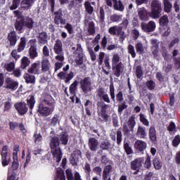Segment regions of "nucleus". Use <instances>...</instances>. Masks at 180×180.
<instances>
[{"instance_id": "obj_1", "label": "nucleus", "mask_w": 180, "mask_h": 180, "mask_svg": "<svg viewBox=\"0 0 180 180\" xmlns=\"http://www.w3.org/2000/svg\"><path fill=\"white\" fill-rule=\"evenodd\" d=\"M68 140H70V135L66 131L60 132L58 137L54 136L51 138L49 147L53 158H56V162H60L63 158V152L61 151V148H60V143L62 146H67Z\"/></svg>"}, {"instance_id": "obj_2", "label": "nucleus", "mask_w": 180, "mask_h": 180, "mask_svg": "<svg viewBox=\"0 0 180 180\" xmlns=\"http://www.w3.org/2000/svg\"><path fill=\"white\" fill-rule=\"evenodd\" d=\"M15 32L20 34L25 32V29L27 30H32L34 27V21L33 18L27 16L20 17V20L16 25H14Z\"/></svg>"}, {"instance_id": "obj_3", "label": "nucleus", "mask_w": 180, "mask_h": 180, "mask_svg": "<svg viewBox=\"0 0 180 180\" xmlns=\"http://www.w3.org/2000/svg\"><path fill=\"white\" fill-rule=\"evenodd\" d=\"M55 15L53 18V22L55 25H65L64 27L66 30H68V33L69 34H72L74 33V27H72V25L70 24V22H67L65 18H63V8H59L57 11L51 12Z\"/></svg>"}, {"instance_id": "obj_4", "label": "nucleus", "mask_w": 180, "mask_h": 180, "mask_svg": "<svg viewBox=\"0 0 180 180\" xmlns=\"http://www.w3.org/2000/svg\"><path fill=\"white\" fill-rule=\"evenodd\" d=\"M150 16L153 19H158L161 16L162 12V7L161 6V1L158 0H153L150 4Z\"/></svg>"}, {"instance_id": "obj_5", "label": "nucleus", "mask_w": 180, "mask_h": 180, "mask_svg": "<svg viewBox=\"0 0 180 180\" xmlns=\"http://www.w3.org/2000/svg\"><path fill=\"white\" fill-rule=\"evenodd\" d=\"M108 33L111 36H117L120 41H124L127 35L126 32L123 31V27L119 25H114L108 29Z\"/></svg>"}, {"instance_id": "obj_6", "label": "nucleus", "mask_w": 180, "mask_h": 180, "mask_svg": "<svg viewBox=\"0 0 180 180\" xmlns=\"http://www.w3.org/2000/svg\"><path fill=\"white\" fill-rule=\"evenodd\" d=\"M159 25L163 29L162 36L167 37L171 34V27H169V19L168 15H164L159 19Z\"/></svg>"}, {"instance_id": "obj_7", "label": "nucleus", "mask_w": 180, "mask_h": 180, "mask_svg": "<svg viewBox=\"0 0 180 180\" xmlns=\"http://www.w3.org/2000/svg\"><path fill=\"white\" fill-rule=\"evenodd\" d=\"M80 89L84 94L92 92V79L90 77H85L79 81Z\"/></svg>"}, {"instance_id": "obj_8", "label": "nucleus", "mask_w": 180, "mask_h": 180, "mask_svg": "<svg viewBox=\"0 0 180 180\" xmlns=\"http://www.w3.org/2000/svg\"><path fill=\"white\" fill-rule=\"evenodd\" d=\"M110 96L112 102H118V103H122V102H124V97H123V91H120L115 94V86L113 85L110 86Z\"/></svg>"}, {"instance_id": "obj_9", "label": "nucleus", "mask_w": 180, "mask_h": 180, "mask_svg": "<svg viewBox=\"0 0 180 180\" xmlns=\"http://www.w3.org/2000/svg\"><path fill=\"white\" fill-rule=\"evenodd\" d=\"M37 112L41 116L47 117V116H50L54 112V110L50 108V107L44 106V103L41 102L38 104Z\"/></svg>"}, {"instance_id": "obj_10", "label": "nucleus", "mask_w": 180, "mask_h": 180, "mask_svg": "<svg viewBox=\"0 0 180 180\" xmlns=\"http://www.w3.org/2000/svg\"><path fill=\"white\" fill-rule=\"evenodd\" d=\"M108 108H109V105L105 103L101 105L100 115L101 118H98V122H100V123H106L107 122H109V115L107 113Z\"/></svg>"}, {"instance_id": "obj_11", "label": "nucleus", "mask_w": 180, "mask_h": 180, "mask_svg": "<svg viewBox=\"0 0 180 180\" xmlns=\"http://www.w3.org/2000/svg\"><path fill=\"white\" fill-rule=\"evenodd\" d=\"M155 22L150 20L148 23L142 22L141 23V28L145 33H151L155 30Z\"/></svg>"}, {"instance_id": "obj_12", "label": "nucleus", "mask_w": 180, "mask_h": 180, "mask_svg": "<svg viewBox=\"0 0 180 180\" xmlns=\"http://www.w3.org/2000/svg\"><path fill=\"white\" fill-rule=\"evenodd\" d=\"M79 158H82V153H81V150L75 149V150H73L70 158V164H72V165L73 166L78 165Z\"/></svg>"}, {"instance_id": "obj_13", "label": "nucleus", "mask_w": 180, "mask_h": 180, "mask_svg": "<svg viewBox=\"0 0 180 180\" xmlns=\"http://www.w3.org/2000/svg\"><path fill=\"white\" fill-rule=\"evenodd\" d=\"M15 109L17 110L18 115L20 116H23V115H26L27 111L29 110V107H27V104L25 102H19L14 105Z\"/></svg>"}, {"instance_id": "obj_14", "label": "nucleus", "mask_w": 180, "mask_h": 180, "mask_svg": "<svg viewBox=\"0 0 180 180\" xmlns=\"http://www.w3.org/2000/svg\"><path fill=\"white\" fill-rule=\"evenodd\" d=\"M19 86V83L11 77H7L5 79V85L4 88L6 89H11V91H16Z\"/></svg>"}, {"instance_id": "obj_15", "label": "nucleus", "mask_w": 180, "mask_h": 180, "mask_svg": "<svg viewBox=\"0 0 180 180\" xmlns=\"http://www.w3.org/2000/svg\"><path fill=\"white\" fill-rule=\"evenodd\" d=\"M144 162V158H138L130 163V168L132 171H140Z\"/></svg>"}, {"instance_id": "obj_16", "label": "nucleus", "mask_w": 180, "mask_h": 180, "mask_svg": "<svg viewBox=\"0 0 180 180\" xmlns=\"http://www.w3.org/2000/svg\"><path fill=\"white\" fill-rule=\"evenodd\" d=\"M96 92L97 96L100 98L101 101H103L105 103H110V98H109V94L105 91V88L99 87Z\"/></svg>"}, {"instance_id": "obj_17", "label": "nucleus", "mask_w": 180, "mask_h": 180, "mask_svg": "<svg viewBox=\"0 0 180 180\" xmlns=\"http://www.w3.org/2000/svg\"><path fill=\"white\" fill-rule=\"evenodd\" d=\"M43 103L44 105H46V106H48V108L52 109V110H54L56 108V100L50 94L45 95L44 97Z\"/></svg>"}, {"instance_id": "obj_18", "label": "nucleus", "mask_w": 180, "mask_h": 180, "mask_svg": "<svg viewBox=\"0 0 180 180\" xmlns=\"http://www.w3.org/2000/svg\"><path fill=\"white\" fill-rule=\"evenodd\" d=\"M138 16L140 20H143V22H147V20H150V17L151 16V13H150L146 8H140L138 9Z\"/></svg>"}, {"instance_id": "obj_19", "label": "nucleus", "mask_w": 180, "mask_h": 180, "mask_svg": "<svg viewBox=\"0 0 180 180\" xmlns=\"http://www.w3.org/2000/svg\"><path fill=\"white\" fill-rule=\"evenodd\" d=\"M57 77L58 78H60V79H65V84H70L71 79L75 77V73H74V72H70L67 74L65 72H60L58 74Z\"/></svg>"}, {"instance_id": "obj_20", "label": "nucleus", "mask_w": 180, "mask_h": 180, "mask_svg": "<svg viewBox=\"0 0 180 180\" xmlns=\"http://www.w3.org/2000/svg\"><path fill=\"white\" fill-rule=\"evenodd\" d=\"M134 148L137 153L144 154V151L147 150V142L141 140H137L134 143Z\"/></svg>"}, {"instance_id": "obj_21", "label": "nucleus", "mask_w": 180, "mask_h": 180, "mask_svg": "<svg viewBox=\"0 0 180 180\" xmlns=\"http://www.w3.org/2000/svg\"><path fill=\"white\" fill-rule=\"evenodd\" d=\"M7 40L9 41L11 47H15L16 43H18V34H16V31L13 30L10 32L7 35Z\"/></svg>"}, {"instance_id": "obj_22", "label": "nucleus", "mask_w": 180, "mask_h": 180, "mask_svg": "<svg viewBox=\"0 0 180 180\" xmlns=\"http://www.w3.org/2000/svg\"><path fill=\"white\" fill-rule=\"evenodd\" d=\"M124 68L123 66V63L122 62H120L117 65H114L112 66V70L114 72L115 77H117V78H119L122 74H123V70Z\"/></svg>"}, {"instance_id": "obj_23", "label": "nucleus", "mask_w": 180, "mask_h": 180, "mask_svg": "<svg viewBox=\"0 0 180 180\" xmlns=\"http://www.w3.org/2000/svg\"><path fill=\"white\" fill-rule=\"evenodd\" d=\"M36 0H22L20 2V8L22 11H29L32 9L33 5H34Z\"/></svg>"}, {"instance_id": "obj_24", "label": "nucleus", "mask_w": 180, "mask_h": 180, "mask_svg": "<svg viewBox=\"0 0 180 180\" xmlns=\"http://www.w3.org/2000/svg\"><path fill=\"white\" fill-rule=\"evenodd\" d=\"M28 74L39 75L40 74V63H34L27 70Z\"/></svg>"}, {"instance_id": "obj_25", "label": "nucleus", "mask_w": 180, "mask_h": 180, "mask_svg": "<svg viewBox=\"0 0 180 180\" xmlns=\"http://www.w3.org/2000/svg\"><path fill=\"white\" fill-rule=\"evenodd\" d=\"M26 105L29 107L30 115H33V109L34 108V105H36V99L34 98V95H30V98H27Z\"/></svg>"}, {"instance_id": "obj_26", "label": "nucleus", "mask_w": 180, "mask_h": 180, "mask_svg": "<svg viewBox=\"0 0 180 180\" xmlns=\"http://www.w3.org/2000/svg\"><path fill=\"white\" fill-rule=\"evenodd\" d=\"M38 39V43L40 46L47 44L49 35L47 34L46 32H42L39 33V35L37 36Z\"/></svg>"}, {"instance_id": "obj_27", "label": "nucleus", "mask_w": 180, "mask_h": 180, "mask_svg": "<svg viewBox=\"0 0 180 180\" xmlns=\"http://www.w3.org/2000/svg\"><path fill=\"white\" fill-rule=\"evenodd\" d=\"M99 147L101 150H104V151H112L113 148V145H112V143H110V141L105 140V141H102L100 143Z\"/></svg>"}, {"instance_id": "obj_28", "label": "nucleus", "mask_w": 180, "mask_h": 180, "mask_svg": "<svg viewBox=\"0 0 180 180\" xmlns=\"http://www.w3.org/2000/svg\"><path fill=\"white\" fill-rule=\"evenodd\" d=\"M88 146L91 151H96L98 150V146H99V142L96 138H89Z\"/></svg>"}, {"instance_id": "obj_29", "label": "nucleus", "mask_w": 180, "mask_h": 180, "mask_svg": "<svg viewBox=\"0 0 180 180\" xmlns=\"http://www.w3.org/2000/svg\"><path fill=\"white\" fill-rule=\"evenodd\" d=\"M55 54H63V41L60 39H56L53 46Z\"/></svg>"}, {"instance_id": "obj_30", "label": "nucleus", "mask_w": 180, "mask_h": 180, "mask_svg": "<svg viewBox=\"0 0 180 180\" xmlns=\"http://www.w3.org/2000/svg\"><path fill=\"white\" fill-rule=\"evenodd\" d=\"M136 136L139 139H146V137H147V132L146 131V127L141 125L138 126Z\"/></svg>"}, {"instance_id": "obj_31", "label": "nucleus", "mask_w": 180, "mask_h": 180, "mask_svg": "<svg viewBox=\"0 0 180 180\" xmlns=\"http://www.w3.org/2000/svg\"><path fill=\"white\" fill-rule=\"evenodd\" d=\"M28 56L30 60H34L39 57V52H37V46H30L28 50Z\"/></svg>"}, {"instance_id": "obj_32", "label": "nucleus", "mask_w": 180, "mask_h": 180, "mask_svg": "<svg viewBox=\"0 0 180 180\" xmlns=\"http://www.w3.org/2000/svg\"><path fill=\"white\" fill-rule=\"evenodd\" d=\"M112 4L115 11H119V12H123L124 11V6L122 0H112Z\"/></svg>"}, {"instance_id": "obj_33", "label": "nucleus", "mask_w": 180, "mask_h": 180, "mask_svg": "<svg viewBox=\"0 0 180 180\" xmlns=\"http://www.w3.org/2000/svg\"><path fill=\"white\" fill-rule=\"evenodd\" d=\"M148 136L152 143H155V141H157V131L155 130V127L151 126L150 127Z\"/></svg>"}, {"instance_id": "obj_34", "label": "nucleus", "mask_w": 180, "mask_h": 180, "mask_svg": "<svg viewBox=\"0 0 180 180\" xmlns=\"http://www.w3.org/2000/svg\"><path fill=\"white\" fill-rule=\"evenodd\" d=\"M127 126L131 131H134V127H136V115H132L131 117H129L128 122H127Z\"/></svg>"}, {"instance_id": "obj_35", "label": "nucleus", "mask_w": 180, "mask_h": 180, "mask_svg": "<svg viewBox=\"0 0 180 180\" xmlns=\"http://www.w3.org/2000/svg\"><path fill=\"white\" fill-rule=\"evenodd\" d=\"M30 65V58L27 56H23L20 60V68L22 70H26L27 67Z\"/></svg>"}, {"instance_id": "obj_36", "label": "nucleus", "mask_w": 180, "mask_h": 180, "mask_svg": "<svg viewBox=\"0 0 180 180\" xmlns=\"http://www.w3.org/2000/svg\"><path fill=\"white\" fill-rule=\"evenodd\" d=\"M65 172L62 168H58L56 170L55 180H65Z\"/></svg>"}, {"instance_id": "obj_37", "label": "nucleus", "mask_w": 180, "mask_h": 180, "mask_svg": "<svg viewBox=\"0 0 180 180\" xmlns=\"http://www.w3.org/2000/svg\"><path fill=\"white\" fill-rule=\"evenodd\" d=\"M69 91L70 95L77 96V91H78V81L75 80L72 84H70L69 87Z\"/></svg>"}, {"instance_id": "obj_38", "label": "nucleus", "mask_w": 180, "mask_h": 180, "mask_svg": "<svg viewBox=\"0 0 180 180\" xmlns=\"http://www.w3.org/2000/svg\"><path fill=\"white\" fill-rule=\"evenodd\" d=\"M25 49H26V37H22L20 39V43L18 44L17 51L18 53H22Z\"/></svg>"}, {"instance_id": "obj_39", "label": "nucleus", "mask_w": 180, "mask_h": 180, "mask_svg": "<svg viewBox=\"0 0 180 180\" xmlns=\"http://www.w3.org/2000/svg\"><path fill=\"white\" fill-rule=\"evenodd\" d=\"M85 111L87 116H91L92 115V101L91 100H86L85 103Z\"/></svg>"}, {"instance_id": "obj_40", "label": "nucleus", "mask_w": 180, "mask_h": 180, "mask_svg": "<svg viewBox=\"0 0 180 180\" xmlns=\"http://www.w3.org/2000/svg\"><path fill=\"white\" fill-rule=\"evenodd\" d=\"M50 67H51V64L49 59H45L41 62V71L42 72H47L50 71Z\"/></svg>"}, {"instance_id": "obj_41", "label": "nucleus", "mask_w": 180, "mask_h": 180, "mask_svg": "<svg viewBox=\"0 0 180 180\" xmlns=\"http://www.w3.org/2000/svg\"><path fill=\"white\" fill-rule=\"evenodd\" d=\"M98 18L99 23H101V25H105V9L102 6L99 8V14L98 15Z\"/></svg>"}, {"instance_id": "obj_42", "label": "nucleus", "mask_w": 180, "mask_h": 180, "mask_svg": "<svg viewBox=\"0 0 180 180\" xmlns=\"http://www.w3.org/2000/svg\"><path fill=\"white\" fill-rule=\"evenodd\" d=\"M26 84H34L36 82V77L31 75L30 73H25L24 75Z\"/></svg>"}, {"instance_id": "obj_43", "label": "nucleus", "mask_w": 180, "mask_h": 180, "mask_svg": "<svg viewBox=\"0 0 180 180\" xmlns=\"http://www.w3.org/2000/svg\"><path fill=\"white\" fill-rule=\"evenodd\" d=\"M139 120L143 126H146V127H148L150 126V121H148V119H147V116L143 112L139 113Z\"/></svg>"}, {"instance_id": "obj_44", "label": "nucleus", "mask_w": 180, "mask_h": 180, "mask_svg": "<svg viewBox=\"0 0 180 180\" xmlns=\"http://www.w3.org/2000/svg\"><path fill=\"white\" fill-rule=\"evenodd\" d=\"M85 12L88 13V15H92L94 13V6L91 5V2L89 1H86L84 4Z\"/></svg>"}, {"instance_id": "obj_45", "label": "nucleus", "mask_w": 180, "mask_h": 180, "mask_svg": "<svg viewBox=\"0 0 180 180\" xmlns=\"http://www.w3.org/2000/svg\"><path fill=\"white\" fill-rule=\"evenodd\" d=\"M122 18H123L122 15L115 13L110 16V20L111 23H119L122 20Z\"/></svg>"}, {"instance_id": "obj_46", "label": "nucleus", "mask_w": 180, "mask_h": 180, "mask_svg": "<svg viewBox=\"0 0 180 180\" xmlns=\"http://www.w3.org/2000/svg\"><path fill=\"white\" fill-rule=\"evenodd\" d=\"M153 164L155 169L157 171H159V169H161L162 168V162L160 160V158H154L153 160Z\"/></svg>"}, {"instance_id": "obj_47", "label": "nucleus", "mask_w": 180, "mask_h": 180, "mask_svg": "<svg viewBox=\"0 0 180 180\" xmlns=\"http://www.w3.org/2000/svg\"><path fill=\"white\" fill-rule=\"evenodd\" d=\"M88 36H94L95 34V22L90 21L87 27Z\"/></svg>"}, {"instance_id": "obj_48", "label": "nucleus", "mask_w": 180, "mask_h": 180, "mask_svg": "<svg viewBox=\"0 0 180 180\" xmlns=\"http://www.w3.org/2000/svg\"><path fill=\"white\" fill-rule=\"evenodd\" d=\"M163 5L165 12L169 13V12H171V9H172V4H171V1H169V0H164Z\"/></svg>"}, {"instance_id": "obj_49", "label": "nucleus", "mask_w": 180, "mask_h": 180, "mask_svg": "<svg viewBox=\"0 0 180 180\" xmlns=\"http://www.w3.org/2000/svg\"><path fill=\"white\" fill-rule=\"evenodd\" d=\"M146 86L149 91H154L155 89V82L150 79L146 82Z\"/></svg>"}, {"instance_id": "obj_50", "label": "nucleus", "mask_w": 180, "mask_h": 180, "mask_svg": "<svg viewBox=\"0 0 180 180\" xmlns=\"http://www.w3.org/2000/svg\"><path fill=\"white\" fill-rule=\"evenodd\" d=\"M84 172L86 175V178H91V172L92 169H91V165L88 162L84 164V167H83Z\"/></svg>"}, {"instance_id": "obj_51", "label": "nucleus", "mask_w": 180, "mask_h": 180, "mask_svg": "<svg viewBox=\"0 0 180 180\" xmlns=\"http://www.w3.org/2000/svg\"><path fill=\"white\" fill-rule=\"evenodd\" d=\"M33 139L35 144H39L43 141V136H41V134H37V132L34 134Z\"/></svg>"}, {"instance_id": "obj_52", "label": "nucleus", "mask_w": 180, "mask_h": 180, "mask_svg": "<svg viewBox=\"0 0 180 180\" xmlns=\"http://www.w3.org/2000/svg\"><path fill=\"white\" fill-rule=\"evenodd\" d=\"M59 119H60V115H58V114H55L52 117V119L51 120L50 125L53 127L57 126V124L59 123Z\"/></svg>"}, {"instance_id": "obj_53", "label": "nucleus", "mask_w": 180, "mask_h": 180, "mask_svg": "<svg viewBox=\"0 0 180 180\" xmlns=\"http://www.w3.org/2000/svg\"><path fill=\"white\" fill-rule=\"evenodd\" d=\"M124 150L127 155H130V154H133V149H131V147H130V145L127 142L124 143Z\"/></svg>"}, {"instance_id": "obj_54", "label": "nucleus", "mask_w": 180, "mask_h": 180, "mask_svg": "<svg viewBox=\"0 0 180 180\" xmlns=\"http://www.w3.org/2000/svg\"><path fill=\"white\" fill-rule=\"evenodd\" d=\"M21 0H13L12 5L10 6V11H15L19 8V5H20Z\"/></svg>"}, {"instance_id": "obj_55", "label": "nucleus", "mask_w": 180, "mask_h": 180, "mask_svg": "<svg viewBox=\"0 0 180 180\" xmlns=\"http://www.w3.org/2000/svg\"><path fill=\"white\" fill-rule=\"evenodd\" d=\"M167 130L170 133L176 132V124H175V122L172 121L169 126L167 127Z\"/></svg>"}, {"instance_id": "obj_56", "label": "nucleus", "mask_w": 180, "mask_h": 180, "mask_svg": "<svg viewBox=\"0 0 180 180\" xmlns=\"http://www.w3.org/2000/svg\"><path fill=\"white\" fill-rule=\"evenodd\" d=\"M144 168H146V169H150V168H151V157L150 155H147L146 158Z\"/></svg>"}, {"instance_id": "obj_57", "label": "nucleus", "mask_w": 180, "mask_h": 180, "mask_svg": "<svg viewBox=\"0 0 180 180\" xmlns=\"http://www.w3.org/2000/svg\"><path fill=\"white\" fill-rule=\"evenodd\" d=\"M136 75L138 79L143 77V69L141 65H138L136 68Z\"/></svg>"}, {"instance_id": "obj_58", "label": "nucleus", "mask_w": 180, "mask_h": 180, "mask_svg": "<svg viewBox=\"0 0 180 180\" xmlns=\"http://www.w3.org/2000/svg\"><path fill=\"white\" fill-rule=\"evenodd\" d=\"M136 51L138 54H143L144 53V48L143 47V44L138 43L135 46Z\"/></svg>"}, {"instance_id": "obj_59", "label": "nucleus", "mask_w": 180, "mask_h": 180, "mask_svg": "<svg viewBox=\"0 0 180 180\" xmlns=\"http://www.w3.org/2000/svg\"><path fill=\"white\" fill-rule=\"evenodd\" d=\"M128 53L131 56L132 58H136V51L133 45L129 44L128 46Z\"/></svg>"}, {"instance_id": "obj_60", "label": "nucleus", "mask_w": 180, "mask_h": 180, "mask_svg": "<svg viewBox=\"0 0 180 180\" xmlns=\"http://www.w3.org/2000/svg\"><path fill=\"white\" fill-rule=\"evenodd\" d=\"M66 179L74 180V174H72V170L71 169H67L65 170Z\"/></svg>"}, {"instance_id": "obj_61", "label": "nucleus", "mask_w": 180, "mask_h": 180, "mask_svg": "<svg viewBox=\"0 0 180 180\" xmlns=\"http://www.w3.org/2000/svg\"><path fill=\"white\" fill-rule=\"evenodd\" d=\"M180 144V135H176L172 141L173 147H178Z\"/></svg>"}, {"instance_id": "obj_62", "label": "nucleus", "mask_w": 180, "mask_h": 180, "mask_svg": "<svg viewBox=\"0 0 180 180\" xmlns=\"http://www.w3.org/2000/svg\"><path fill=\"white\" fill-rule=\"evenodd\" d=\"M124 109H127L126 101H123L121 105H118L117 112L119 115H122Z\"/></svg>"}, {"instance_id": "obj_63", "label": "nucleus", "mask_w": 180, "mask_h": 180, "mask_svg": "<svg viewBox=\"0 0 180 180\" xmlns=\"http://www.w3.org/2000/svg\"><path fill=\"white\" fill-rule=\"evenodd\" d=\"M119 61H120V56L117 54L113 55L112 58V66L117 65V64H119Z\"/></svg>"}, {"instance_id": "obj_64", "label": "nucleus", "mask_w": 180, "mask_h": 180, "mask_svg": "<svg viewBox=\"0 0 180 180\" xmlns=\"http://www.w3.org/2000/svg\"><path fill=\"white\" fill-rule=\"evenodd\" d=\"M19 151V146H14L13 153V160L18 161V152Z\"/></svg>"}]
</instances>
